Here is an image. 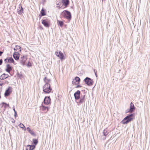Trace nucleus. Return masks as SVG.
Here are the masks:
<instances>
[{"mask_svg": "<svg viewBox=\"0 0 150 150\" xmlns=\"http://www.w3.org/2000/svg\"><path fill=\"white\" fill-rule=\"evenodd\" d=\"M33 143L35 145H36L38 142V141L37 139H33Z\"/></svg>", "mask_w": 150, "mask_h": 150, "instance_id": "obj_28", "label": "nucleus"}, {"mask_svg": "<svg viewBox=\"0 0 150 150\" xmlns=\"http://www.w3.org/2000/svg\"><path fill=\"white\" fill-rule=\"evenodd\" d=\"M41 109L42 110L45 112H47L49 109V108L47 107H46L44 106H42L41 107Z\"/></svg>", "mask_w": 150, "mask_h": 150, "instance_id": "obj_20", "label": "nucleus"}, {"mask_svg": "<svg viewBox=\"0 0 150 150\" xmlns=\"http://www.w3.org/2000/svg\"><path fill=\"white\" fill-rule=\"evenodd\" d=\"M3 52H2L0 51V56H1L2 54L3 53Z\"/></svg>", "mask_w": 150, "mask_h": 150, "instance_id": "obj_36", "label": "nucleus"}, {"mask_svg": "<svg viewBox=\"0 0 150 150\" xmlns=\"http://www.w3.org/2000/svg\"><path fill=\"white\" fill-rule=\"evenodd\" d=\"M77 85L76 87V88H80L81 87V86L80 85L78 84Z\"/></svg>", "mask_w": 150, "mask_h": 150, "instance_id": "obj_34", "label": "nucleus"}, {"mask_svg": "<svg viewBox=\"0 0 150 150\" xmlns=\"http://www.w3.org/2000/svg\"><path fill=\"white\" fill-rule=\"evenodd\" d=\"M135 107H134V104L132 103V102H131L130 105V109L129 111L127 112H129L132 113L135 110Z\"/></svg>", "mask_w": 150, "mask_h": 150, "instance_id": "obj_11", "label": "nucleus"}, {"mask_svg": "<svg viewBox=\"0 0 150 150\" xmlns=\"http://www.w3.org/2000/svg\"><path fill=\"white\" fill-rule=\"evenodd\" d=\"M35 147V146L28 145L27 146L26 150H33Z\"/></svg>", "mask_w": 150, "mask_h": 150, "instance_id": "obj_17", "label": "nucleus"}, {"mask_svg": "<svg viewBox=\"0 0 150 150\" xmlns=\"http://www.w3.org/2000/svg\"><path fill=\"white\" fill-rule=\"evenodd\" d=\"M13 69V67L9 64H7L5 70L7 72L10 73Z\"/></svg>", "mask_w": 150, "mask_h": 150, "instance_id": "obj_7", "label": "nucleus"}, {"mask_svg": "<svg viewBox=\"0 0 150 150\" xmlns=\"http://www.w3.org/2000/svg\"><path fill=\"white\" fill-rule=\"evenodd\" d=\"M80 81V78L78 76H76L73 79L72 83L73 85H78Z\"/></svg>", "mask_w": 150, "mask_h": 150, "instance_id": "obj_6", "label": "nucleus"}, {"mask_svg": "<svg viewBox=\"0 0 150 150\" xmlns=\"http://www.w3.org/2000/svg\"><path fill=\"white\" fill-rule=\"evenodd\" d=\"M42 23L45 27L47 28H49L50 25V21L47 18L42 20Z\"/></svg>", "mask_w": 150, "mask_h": 150, "instance_id": "obj_5", "label": "nucleus"}, {"mask_svg": "<svg viewBox=\"0 0 150 150\" xmlns=\"http://www.w3.org/2000/svg\"><path fill=\"white\" fill-rule=\"evenodd\" d=\"M3 84V83H0V86H2Z\"/></svg>", "mask_w": 150, "mask_h": 150, "instance_id": "obj_38", "label": "nucleus"}, {"mask_svg": "<svg viewBox=\"0 0 150 150\" xmlns=\"http://www.w3.org/2000/svg\"><path fill=\"white\" fill-rule=\"evenodd\" d=\"M27 66L29 67H31L32 66L31 63L30 62H29L27 64Z\"/></svg>", "mask_w": 150, "mask_h": 150, "instance_id": "obj_32", "label": "nucleus"}, {"mask_svg": "<svg viewBox=\"0 0 150 150\" xmlns=\"http://www.w3.org/2000/svg\"><path fill=\"white\" fill-rule=\"evenodd\" d=\"M57 3L58 4H57V5H58L57 7H58V8H63L62 7V5H61V2H57Z\"/></svg>", "mask_w": 150, "mask_h": 150, "instance_id": "obj_26", "label": "nucleus"}, {"mask_svg": "<svg viewBox=\"0 0 150 150\" xmlns=\"http://www.w3.org/2000/svg\"><path fill=\"white\" fill-rule=\"evenodd\" d=\"M23 10L22 6L19 7L18 9V12L19 14H22L23 13Z\"/></svg>", "mask_w": 150, "mask_h": 150, "instance_id": "obj_19", "label": "nucleus"}, {"mask_svg": "<svg viewBox=\"0 0 150 150\" xmlns=\"http://www.w3.org/2000/svg\"><path fill=\"white\" fill-rule=\"evenodd\" d=\"M44 80L46 83H49L50 81V80L47 77H45L44 78Z\"/></svg>", "mask_w": 150, "mask_h": 150, "instance_id": "obj_24", "label": "nucleus"}, {"mask_svg": "<svg viewBox=\"0 0 150 150\" xmlns=\"http://www.w3.org/2000/svg\"><path fill=\"white\" fill-rule=\"evenodd\" d=\"M63 16L64 18L66 19L70 20L71 18V13L67 10L64 11L62 13Z\"/></svg>", "mask_w": 150, "mask_h": 150, "instance_id": "obj_3", "label": "nucleus"}, {"mask_svg": "<svg viewBox=\"0 0 150 150\" xmlns=\"http://www.w3.org/2000/svg\"><path fill=\"white\" fill-rule=\"evenodd\" d=\"M7 60L8 62L10 63H13L14 64H16L15 63V61L13 59V58L11 57H10L8 58H7Z\"/></svg>", "mask_w": 150, "mask_h": 150, "instance_id": "obj_22", "label": "nucleus"}, {"mask_svg": "<svg viewBox=\"0 0 150 150\" xmlns=\"http://www.w3.org/2000/svg\"><path fill=\"white\" fill-rule=\"evenodd\" d=\"M62 3L64 5V7L63 8H64L67 7L69 4V0H62Z\"/></svg>", "mask_w": 150, "mask_h": 150, "instance_id": "obj_14", "label": "nucleus"}, {"mask_svg": "<svg viewBox=\"0 0 150 150\" xmlns=\"http://www.w3.org/2000/svg\"><path fill=\"white\" fill-rule=\"evenodd\" d=\"M13 110H14V112H16V111L15 110V108L13 109Z\"/></svg>", "mask_w": 150, "mask_h": 150, "instance_id": "obj_39", "label": "nucleus"}, {"mask_svg": "<svg viewBox=\"0 0 150 150\" xmlns=\"http://www.w3.org/2000/svg\"><path fill=\"white\" fill-rule=\"evenodd\" d=\"M17 115L16 112H15L14 116L15 117H16Z\"/></svg>", "mask_w": 150, "mask_h": 150, "instance_id": "obj_37", "label": "nucleus"}, {"mask_svg": "<svg viewBox=\"0 0 150 150\" xmlns=\"http://www.w3.org/2000/svg\"><path fill=\"white\" fill-rule=\"evenodd\" d=\"M19 126L23 129H24V128H25L24 125L23 124L21 123L20 124Z\"/></svg>", "mask_w": 150, "mask_h": 150, "instance_id": "obj_30", "label": "nucleus"}, {"mask_svg": "<svg viewBox=\"0 0 150 150\" xmlns=\"http://www.w3.org/2000/svg\"><path fill=\"white\" fill-rule=\"evenodd\" d=\"M2 63V59H0V65H1Z\"/></svg>", "mask_w": 150, "mask_h": 150, "instance_id": "obj_35", "label": "nucleus"}, {"mask_svg": "<svg viewBox=\"0 0 150 150\" xmlns=\"http://www.w3.org/2000/svg\"><path fill=\"white\" fill-rule=\"evenodd\" d=\"M9 77V75L7 74L4 73L0 76V79L4 80Z\"/></svg>", "mask_w": 150, "mask_h": 150, "instance_id": "obj_16", "label": "nucleus"}, {"mask_svg": "<svg viewBox=\"0 0 150 150\" xmlns=\"http://www.w3.org/2000/svg\"><path fill=\"white\" fill-rule=\"evenodd\" d=\"M57 23L58 25H59L61 27H62L64 23L63 21L57 20Z\"/></svg>", "mask_w": 150, "mask_h": 150, "instance_id": "obj_23", "label": "nucleus"}, {"mask_svg": "<svg viewBox=\"0 0 150 150\" xmlns=\"http://www.w3.org/2000/svg\"><path fill=\"white\" fill-rule=\"evenodd\" d=\"M20 55L18 52H15L13 54V57L16 60H18L19 59Z\"/></svg>", "mask_w": 150, "mask_h": 150, "instance_id": "obj_15", "label": "nucleus"}, {"mask_svg": "<svg viewBox=\"0 0 150 150\" xmlns=\"http://www.w3.org/2000/svg\"><path fill=\"white\" fill-rule=\"evenodd\" d=\"M12 91V88L11 87H9L6 90L4 94L5 96H9Z\"/></svg>", "mask_w": 150, "mask_h": 150, "instance_id": "obj_9", "label": "nucleus"}, {"mask_svg": "<svg viewBox=\"0 0 150 150\" xmlns=\"http://www.w3.org/2000/svg\"><path fill=\"white\" fill-rule=\"evenodd\" d=\"M14 49L15 50L19 52H21V47L20 46L17 45L14 48Z\"/></svg>", "mask_w": 150, "mask_h": 150, "instance_id": "obj_21", "label": "nucleus"}, {"mask_svg": "<svg viewBox=\"0 0 150 150\" xmlns=\"http://www.w3.org/2000/svg\"><path fill=\"white\" fill-rule=\"evenodd\" d=\"M85 96H84L82 98H81L79 100V103H83L85 101Z\"/></svg>", "mask_w": 150, "mask_h": 150, "instance_id": "obj_25", "label": "nucleus"}, {"mask_svg": "<svg viewBox=\"0 0 150 150\" xmlns=\"http://www.w3.org/2000/svg\"><path fill=\"white\" fill-rule=\"evenodd\" d=\"M86 84L88 85L91 86L93 84V81L89 78L87 77L84 80Z\"/></svg>", "mask_w": 150, "mask_h": 150, "instance_id": "obj_8", "label": "nucleus"}, {"mask_svg": "<svg viewBox=\"0 0 150 150\" xmlns=\"http://www.w3.org/2000/svg\"><path fill=\"white\" fill-rule=\"evenodd\" d=\"M8 106V105L5 103H3V104H2V107H4V108H6Z\"/></svg>", "mask_w": 150, "mask_h": 150, "instance_id": "obj_31", "label": "nucleus"}, {"mask_svg": "<svg viewBox=\"0 0 150 150\" xmlns=\"http://www.w3.org/2000/svg\"><path fill=\"white\" fill-rule=\"evenodd\" d=\"M134 117V114H131L124 118L121 121L122 124L125 125L127 124L132 120Z\"/></svg>", "mask_w": 150, "mask_h": 150, "instance_id": "obj_1", "label": "nucleus"}, {"mask_svg": "<svg viewBox=\"0 0 150 150\" xmlns=\"http://www.w3.org/2000/svg\"><path fill=\"white\" fill-rule=\"evenodd\" d=\"M27 130L29 132L30 134L32 135L35 136V134L34 132L29 127H28L27 128Z\"/></svg>", "mask_w": 150, "mask_h": 150, "instance_id": "obj_18", "label": "nucleus"}, {"mask_svg": "<svg viewBox=\"0 0 150 150\" xmlns=\"http://www.w3.org/2000/svg\"><path fill=\"white\" fill-rule=\"evenodd\" d=\"M17 77L20 79H21L23 77V75L20 73H18L17 74Z\"/></svg>", "mask_w": 150, "mask_h": 150, "instance_id": "obj_29", "label": "nucleus"}, {"mask_svg": "<svg viewBox=\"0 0 150 150\" xmlns=\"http://www.w3.org/2000/svg\"><path fill=\"white\" fill-rule=\"evenodd\" d=\"M41 14L42 16H45L46 15V13L45 11L43 8H42L41 10Z\"/></svg>", "mask_w": 150, "mask_h": 150, "instance_id": "obj_27", "label": "nucleus"}, {"mask_svg": "<svg viewBox=\"0 0 150 150\" xmlns=\"http://www.w3.org/2000/svg\"><path fill=\"white\" fill-rule=\"evenodd\" d=\"M51 101V99L50 97H45L44 100V102L45 105H48L50 103Z\"/></svg>", "mask_w": 150, "mask_h": 150, "instance_id": "obj_12", "label": "nucleus"}, {"mask_svg": "<svg viewBox=\"0 0 150 150\" xmlns=\"http://www.w3.org/2000/svg\"><path fill=\"white\" fill-rule=\"evenodd\" d=\"M27 59V57L23 56L21 57L20 58V63L23 65H24L25 62Z\"/></svg>", "mask_w": 150, "mask_h": 150, "instance_id": "obj_10", "label": "nucleus"}, {"mask_svg": "<svg viewBox=\"0 0 150 150\" xmlns=\"http://www.w3.org/2000/svg\"><path fill=\"white\" fill-rule=\"evenodd\" d=\"M80 91L79 90H78L76 92L74 93V96L76 100H78L80 98Z\"/></svg>", "mask_w": 150, "mask_h": 150, "instance_id": "obj_13", "label": "nucleus"}, {"mask_svg": "<svg viewBox=\"0 0 150 150\" xmlns=\"http://www.w3.org/2000/svg\"><path fill=\"white\" fill-rule=\"evenodd\" d=\"M55 54L62 61L65 59L64 55L61 51H56L55 52Z\"/></svg>", "mask_w": 150, "mask_h": 150, "instance_id": "obj_4", "label": "nucleus"}, {"mask_svg": "<svg viewBox=\"0 0 150 150\" xmlns=\"http://www.w3.org/2000/svg\"><path fill=\"white\" fill-rule=\"evenodd\" d=\"M108 134L107 131L106 130H104V134L105 136H106Z\"/></svg>", "mask_w": 150, "mask_h": 150, "instance_id": "obj_33", "label": "nucleus"}, {"mask_svg": "<svg viewBox=\"0 0 150 150\" xmlns=\"http://www.w3.org/2000/svg\"><path fill=\"white\" fill-rule=\"evenodd\" d=\"M43 90L45 93H50L52 90V88H51L50 83H45L43 86Z\"/></svg>", "mask_w": 150, "mask_h": 150, "instance_id": "obj_2", "label": "nucleus"}]
</instances>
